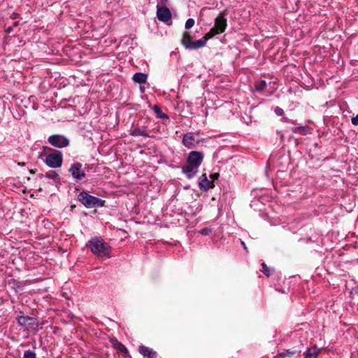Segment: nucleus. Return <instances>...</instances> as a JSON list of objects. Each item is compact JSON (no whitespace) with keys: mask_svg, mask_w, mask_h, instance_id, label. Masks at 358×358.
<instances>
[{"mask_svg":"<svg viewBox=\"0 0 358 358\" xmlns=\"http://www.w3.org/2000/svg\"><path fill=\"white\" fill-rule=\"evenodd\" d=\"M89 246L92 253L98 257H110L111 248L103 240L94 237L89 241Z\"/></svg>","mask_w":358,"mask_h":358,"instance_id":"1","label":"nucleus"},{"mask_svg":"<svg viewBox=\"0 0 358 358\" xmlns=\"http://www.w3.org/2000/svg\"><path fill=\"white\" fill-rule=\"evenodd\" d=\"M78 200L87 208L103 207L106 203L104 200L90 195L87 191H82L78 195Z\"/></svg>","mask_w":358,"mask_h":358,"instance_id":"2","label":"nucleus"},{"mask_svg":"<svg viewBox=\"0 0 358 358\" xmlns=\"http://www.w3.org/2000/svg\"><path fill=\"white\" fill-rule=\"evenodd\" d=\"M63 162L62 153L59 151L50 153L46 156L45 162L50 168H59Z\"/></svg>","mask_w":358,"mask_h":358,"instance_id":"3","label":"nucleus"},{"mask_svg":"<svg viewBox=\"0 0 358 358\" xmlns=\"http://www.w3.org/2000/svg\"><path fill=\"white\" fill-rule=\"evenodd\" d=\"M83 168V164L80 162H74L72 164L69 169V173H71L73 178L76 181L82 180L86 176L85 169Z\"/></svg>","mask_w":358,"mask_h":358,"instance_id":"4","label":"nucleus"},{"mask_svg":"<svg viewBox=\"0 0 358 358\" xmlns=\"http://www.w3.org/2000/svg\"><path fill=\"white\" fill-rule=\"evenodd\" d=\"M48 142L54 147L62 148L69 145V140L61 134H54L48 137Z\"/></svg>","mask_w":358,"mask_h":358,"instance_id":"5","label":"nucleus"},{"mask_svg":"<svg viewBox=\"0 0 358 358\" xmlns=\"http://www.w3.org/2000/svg\"><path fill=\"white\" fill-rule=\"evenodd\" d=\"M20 326L26 329H36L38 328V322L35 317L20 315L17 317Z\"/></svg>","mask_w":358,"mask_h":358,"instance_id":"6","label":"nucleus"},{"mask_svg":"<svg viewBox=\"0 0 358 358\" xmlns=\"http://www.w3.org/2000/svg\"><path fill=\"white\" fill-rule=\"evenodd\" d=\"M157 17L159 20L170 24L171 22V13L170 10L166 6H157Z\"/></svg>","mask_w":358,"mask_h":358,"instance_id":"7","label":"nucleus"},{"mask_svg":"<svg viewBox=\"0 0 358 358\" xmlns=\"http://www.w3.org/2000/svg\"><path fill=\"white\" fill-rule=\"evenodd\" d=\"M199 135V133L188 132L184 134L182 143L185 147L188 149H192L199 144V141H196L195 137Z\"/></svg>","mask_w":358,"mask_h":358,"instance_id":"8","label":"nucleus"},{"mask_svg":"<svg viewBox=\"0 0 358 358\" xmlns=\"http://www.w3.org/2000/svg\"><path fill=\"white\" fill-rule=\"evenodd\" d=\"M203 160V155L199 151H191L187 156V162L199 167Z\"/></svg>","mask_w":358,"mask_h":358,"instance_id":"9","label":"nucleus"},{"mask_svg":"<svg viewBox=\"0 0 358 358\" xmlns=\"http://www.w3.org/2000/svg\"><path fill=\"white\" fill-rule=\"evenodd\" d=\"M225 12H221L215 20V26L214 28L216 29L220 34L223 33L227 27V19L224 17Z\"/></svg>","mask_w":358,"mask_h":358,"instance_id":"10","label":"nucleus"},{"mask_svg":"<svg viewBox=\"0 0 358 358\" xmlns=\"http://www.w3.org/2000/svg\"><path fill=\"white\" fill-rule=\"evenodd\" d=\"M181 169L182 173H185L186 177L189 179L194 177L199 171V167L189 164L187 162L182 166Z\"/></svg>","mask_w":358,"mask_h":358,"instance_id":"11","label":"nucleus"},{"mask_svg":"<svg viewBox=\"0 0 358 358\" xmlns=\"http://www.w3.org/2000/svg\"><path fill=\"white\" fill-rule=\"evenodd\" d=\"M129 134L132 136H144L150 137L147 132L145 126H140L138 123L136 125H133L129 131Z\"/></svg>","mask_w":358,"mask_h":358,"instance_id":"12","label":"nucleus"},{"mask_svg":"<svg viewBox=\"0 0 358 358\" xmlns=\"http://www.w3.org/2000/svg\"><path fill=\"white\" fill-rule=\"evenodd\" d=\"M214 185L212 182H210L206 175L204 173L199 179V187L202 191H208L210 188H212Z\"/></svg>","mask_w":358,"mask_h":358,"instance_id":"13","label":"nucleus"},{"mask_svg":"<svg viewBox=\"0 0 358 358\" xmlns=\"http://www.w3.org/2000/svg\"><path fill=\"white\" fill-rule=\"evenodd\" d=\"M138 352L145 358H157V352L148 347L141 345L138 348Z\"/></svg>","mask_w":358,"mask_h":358,"instance_id":"14","label":"nucleus"},{"mask_svg":"<svg viewBox=\"0 0 358 358\" xmlns=\"http://www.w3.org/2000/svg\"><path fill=\"white\" fill-rule=\"evenodd\" d=\"M206 45V43L205 42V40L201 38L197 41H192L190 43L187 45V47L185 49L197 50L204 47Z\"/></svg>","mask_w":358,"mask_h":358,"instance_id":"15","label":"nucleus"},{"mask_svg":"<svg viewBox=\"0 0 358 358\" xmlns=\"http://www.w3.org/2000/svg\"><path fill=\"white\" fill-rule=\"evenodd\" d=\"M320 351L321 350L317 348L316 346L308 348L304 352L303 358H317Z\"/></svg>","mask_w":358,"mask_h":358,"instance_id":"16","label":"nucleus"},{"mask_svg":"<svg viewBox=\"0 0 358 358\" xmlns=\"http://www.w3.org/2000/svg\"><path fill=\"white\" fill-rule=\"evenodd\" d=\"M110 342L113 344V348L117 350L118 351L124 354L128 353L127 348L122 343L118 341V340L116 338H111Z\"/></svg>","mask_w":358,"mask_h":358,"instance_id":"17","label":"nucleus"},{"mask_svg":"<svg viewBox=\"0 0 358 358\" xmlns=\"http://www.w3.org/2000/svg\"><path fill=\"white\" fill-rule=\"evenodd\" d=\"M133 80L135 83H139V84H143L145 83L148 79V75L144 73H136L132 78Z\"/></svg>","mask_w":358,"mask_h":358,"instance_id":"18","label":"nucleus"},{"mask_svg":"<svg viewBox=\"0 0 358 358\" xmlns=\"http://www.w3.org/2000/svg\"><path fill=\"white\" fill-rule=\"evenodd\" d=\"M292 131L294 134H299L301 135H306L310 131L308 126H301L292 128Z\"/></svg>","mask_w":358,"mask_h":358,"instance_id":"19","label":"nucleus"},{"mask_svg":"<svg viewBox=\"0 0 358 358\" xmlns=\"http://www.w3.org/2000/svg\"><path fill=\"white\" fill-rule=\"evenodd\" d=\"M153 110L155 113L157 117L161 119H169V116L162 113V110L159 106L155 105L153 107Z\"/></svg>","mask_w":358,"mask_h":358,"instance_id":"20","label":"nucleus"},{"mask_svg":"<svg viewBox=\"0 0 358 358\" xmlns=\"http://www.w3.org/2000/svg\"><path fill=\"white\" fill-rule=\"evenodd\" d=\"M192 41V40L190 34L188 31L184 32L181 39V43L182 45L186 48L187 45L189 44Z\"/></svg>","mask_w":358,"mask_h":358,"instance_id":"21","label":"nucleus"},{"mask_svg":"<svg viewBox=\"0 0 358 358\" xmlns=\"http://www.w3.org/2000/svg\"><path fill=\"white\" fill-rule=\"evenodd\" d=\"M266 82L265 80H259L255 84V90L257 92H263L266 87Z\"/></svg>","mask_w":358,"mask_h":358,"instance_id":"22","label":"nucleus"},{"mask_svg":"<svg viewBox=\"0 0 358 358\" xmlns=\"http://www.w3.org/2000/svg\"><path fill=\"white\" fill-rule=\"evenodd\" d=\"M220 33L215 29L214 27L211 28L208 32H207L205 36L202 38L203 40H205V42L206 43L208 40L213 38L217 34H219Z\"/></svg>","mask_w":358,"mask_h":358,"instance_id":"23","label":"nucleus"},{"mask_svg":"<svg viewBox=\"0 0 358 358\" xmlns=\"http://www.w3.org/2000/svg\"><path fill=\"white\" fill-rule=\"evenodd\" d=\"M300 351H297L296 350H287L283 351L279 354V357L284 358L285 357H292L296 354H299Z\"/></svg>","mask_w":358,"mask_h":358,"instance_id":"24","label":"nucleus"},{"mask_svg":"<svg viewBox=\"0 0 358 358\" xmlns=\"http://www.w3.org/2000/svg\"><path fill=\"white\" fill-rule=\"evenodd\" d=\"M261 265L262 267V272L264 273V275H266L267 277L271 275L273 272V269H270L264 262L262 263Z\"/></svg>","mask_w":358,"mask_h":358,"instance_id":"25","label":"nucleus"},{"mask_svg":"<svg viewBox=\"0 0 358 358\" xmlns=\"http://www.w3.org/2000/svg\"><path fill=\"white\" fill-rule=\"evenodd\" d=\"M45 177L55 180L59 178V175L55 171H49L45 173Z\"/></svg>","mask_w":358,"mask_h":358,"instance_id":"26","label":"nucleus"},{"mask_svg":"<svg viewBox=\"0 0 358 358\" xmlns=\"http://www.w3.org/2000/svg\"><path fill=\"white\" fill-rule=\"evenodd\" d=\"M23 358H36V355L34 351L28 350L24 352Z\"/></svg>","mask_w":358,"mask_h":358,"instance_id":"27","label":"nucleus"},{"mask_svg":"<svg viewBox=\"0 0 358 358\" xmlns=\"http://www.w3.org/2000/svg\"><path fill=\"white\" fill-rule=\"evenodd\" d=\"M194 20L193 18H189L187 19V20L185 22V29H189L190 28H192L194 24Z\"/></svg>","mask_w":358,"mask_h":358,"instance_id":"28","label":"nucleus"},{"mask_svg":"<svg viewBox=\"0 0 358 358\" xmlns=\"http://www.w3.org/2000/svg\"><path fill=\"white\" fill-rule=\"evenodd\" d=\"M274 112L278 116H282L284 115L283 109L278 106L275 107Z\"/></svg>","mask_w":358,"mask_h":358,"instance_id":"29","label":"nucleus"},{"mask_svg":"<svg viewBox=\"0 0 358 358\" xmlns=\"http://www.w3.org/2000/svg\"><path fill=\"white\" fill-rule=\"evenodd\" d=\"M351 122L354 125H358V114L355 117L352 118Z\"/></svg>","mask_w":358,"mask_h":358,"instance_id":"30","label":"nucleus"},{"mask_svg":"<svg viewBox=\"0 0 358 358\" xmlns=\"http://www.w3.org/2000/svg\"><path fill=\"white\" fill-rule=\"evenodd\" d=\"M209 231H210V229H208L207 228H204V229H201L200 232L201 234L208 235Z\"/></svg>","mask_w":358,"mask_h":358,"instance_id":"31","label":"nucleus"},{"mask_svg":"<svg viewBox=\"0 0 358 358\" xmlns=\"http://www.w3.org/2000/svg\"><path fill=\"white\" fill-rule=\"evenodd\" d=\"M13 29V26L8 27V28H6V32L8 34H10L12 32Z\"/></svg>","mask_w":358,"mask_h":358,"instance_id":"32","label":"nucleus"},{"mask_svg":"<svg viewBox=\"0 0 358 358\" xmlns=\"http://www.w3.org/2000/svg\"><path fill=\"white\" fill-rule=\"evenodd\" d=\"M283 121L285 122H292L290 120H289V118L287 117H283Z\"/></svg>","mask_w":358,"mask_h":358,"instance_id":"33","label":"nucleus"},{"mask_svg":"<svg viewBox=\"0 0 358 358\" xmlns=\"http://www.w3.org/2000/svg\"><path fill=\"white\" fill-rule=\"evenodd\" d=\"M241 245H243V247L244 248L245 250H247L245 243L243 241H241Z\"/></svg>","mask_w":358,"mask_h":358,"instance_id":"34","label":"nucleus"},{"mask_svg":"<svg viewBox=\"0 0 358 358\" xmlns=\"http://www.w3.org/2000/svg\"><path fill=\"white\" fill-rule=\"evenodd\" d=\"M217 174L211 175V177L213 178H217Z\"/></svg>","mask_w":358,"mask_h":358,"instance_id":"35","label":"nucleus"},{"mask_svg":"<svg viewBox=\"0 0 358 358\" xmlns=\"http://www.w3.org/2000/svg\"><path fill=\"white\" fill-rule=\"evenodd\" d=\"M18 165H19V166H24V162H22V163H18Z\"/></svg>","mask_w":358,"mask_h":358,"instance_id":"36","label":"nucleus"},{"mask_svg":"<svg viewBox=\"0 0 358 358\" xmlns=\"http://www.w3.org/2000/svg\"><path fill=\"white\" fill-rule=\"evenodd\" d=\"M18 24V22H15L14 24H13V26H17Z\"/></svg>","mask_w":358,"mask_h":358,"instance_id":"37","label":"nucleus"},{"mask_svg":"<svg viewBox=\"0 0 358 358\" xmlns=\"http://www.w3.org/2000/svg\"><path fill=\"white\" fill-rule=\"evenodd\" d=\"M31 173H34V172L32 170H30Z\"/></svg>","mask_w":358,"mask_h":358,"instance_id":"38","label":"nucleus"},{"mask_svg":"<svg viewBox=\"0 0 358 358\" xmlns=\"http://www.w3.org/2000/svg\"><path fill=\"white\" fill-rule=\"evenodd\" d=\"M275 358H277V357H275Z\"/></svg>","mask_w":358,"mask_h":358,"instance_id":"39","label":"nucleus"}]
</instances>
